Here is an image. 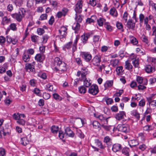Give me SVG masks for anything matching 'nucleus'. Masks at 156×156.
Masks as SVG:
<instances>
[{"label":"nucleus","instance_id":"nucleus-1","mask_svg":"<svg viewBox=\"0 0 156 156\" xmlns=\"http://www.w3.org/2000/svg\"><path fill=\"white\" fill-rule=\"evenodd\" d=\"M55 69L57 71H64L66 70V64L58 57L55 58Z\"/></svg>","mask_w":156,"mask_h":156},{"label":"nucleus","instance_id":"nucleus-2","mask_svg":"<svg viewBox=\"0 0 156 156\" xmlns=\"http://www.w3.org/2000/svg\"><path fill=\"white\" fill-rule=\"evenodd\" d=\"M25 14V10L22 8L20 10L18 13L12 14V17L16 19L18 21L20 22L22 20Z\"/></svg>","mask_w":156,"mask_h":156},{"label":"nucleus","instance_id":"nucleus-3","mask_svg":"<svg viewBox=\"0 0 156 156\" xmlns=\"http://www.w3.org/2000/svg\"><path fill=\"white\" fill-rule=\"evenodd\" d=\"M117 128L119 131L125 133L128 132L129 130V126L127 124H119Z\"/></svg>","mask_w":156,"mask_h":156},{"label":"nucleus","instance_id":"nucleus-4","mask_svg":"<svg viewBox=\"0 0 156 156\" xmlns=\"http://www.w3.org/2000/svg\"><path fill=\"white\" fill-rule=\"evenodd\" d=\"M98 92V87L96 85H93L91 86L88 90V92L93 95L97 94Z\"/></svg>","mask_w":156,"mask_h":156},{"label":"nucleus","instance_id":"nucleus-5","mask_svg":"<svg viewBox=\"0 0 156 156\" xmlns=\"http://www.w3.org/2000/svg\"><path fill=\"white\" fill-rule=\"evenodd\" d=\"M83 1L82 0L78 1L75 5V10L76 13H80L82 11Z\"/></svg>","mask_w":156,"mask_h":156},{"label":"nucleus","instance_id":"nucleus-6","mask_svg":"<svg viewBox=\"0 0 156 156\" xmlns=\"http://www.w3.org/2000/svg\"><path fill=\"white\" fill-rule=\"evenodd\" d=\"M81 55L82 57L87 62H88L91 59V55L88 52H82Z\"/></svg>","mask_w":156,"mask_h":156},{"label":"nucleus","instance_id":"nucleus-7","mask_svg":"<svg viewBox=\"0 0 156 156\" xmlns=\"http://www.w3.org/2000/svg\"><path fill=\"white\" fill-rule=\"evenodd\" d=\"M101 61V56L100 55L95 56L92 60L93 64L98 66H99Z\"/></svg>","mask_w":156,"mask_h":156},{"label":"nucleus","instance_id":"nucleus-8","mask_svg":"<svg viewBox=\"0 0 156 156\" xmlns=\"http://www.w3.org/2000/svg\"><path fill=\"white\" fill-rule=\"evenodd\" d=\"M104 141L106 143L108 148H110L112 144V140L108 136H106L104 137Z\"/></svg>","mask_w":156,"mask_h":156},{"label":"nucleus","instance_id":"nucleus-9","mask_svg":"<svg viewBox=\"0 0 156 156\" xmlns=\"http://www.w3.org/2000/svg\"><path fill=\"white\" fill-rule=\"evenodd\" d=\"M124 116H126V114L124 111H120L116 114L115 118L118 120H120L124 118Z\"/></svg>","mask_w":156,"mask_h":156},{"label":"nucleus","instance_id":"nucleus-10","mask_svg":"<svg viewBox=\"0 0 156 156\" xmlns=\"http://www.w3.org/2000/svg\"><path fill=\"white\" fill-rule=\"evenodd\" d=\"M122 149L121 145L118 144H115L113 145L112 150L115 152L119 151Z\"/></svg>","mask_w":156,"mask_h":156},{"label":"nucleus","instance_id":"nucleus-11","mask_svg":"<svg viewBox=\"0 0 156 156\" xmlns=\"http://www.w3.org/2000/svg\"><path fill=\"white\" fill-rule=\"evenodd\" d=\"M45 57L43 54H37L35 57V59L37 62H42L45 58Z\"/></svg>","mask_w":156,"mask_h":156},{"label":"nucleus","instance_id":"nucleus-12","mask_svg":"<svg viewBox=\"0 0 156 156\" xmlns=\"http://www.w3.org/2000/svg\"><path fill=\"white\" fill-rule=\"evenodd\" d=\"M65 133L69 137H73L74 136V133L69 127H67L65 129Z\"/></svg>","mask_w":156,"mask_h":156},{"label":"nucleus","instance_id":"nucleus-13","mask_svg":"<svg viewBox=\"0 0 156 156\" xmlns=\"http://www.w3.org/2000/svg\"><path fill=\"white\" fill-rule=\"evenodd\" d=\"M132 60V63L133 66L136 68H138L139 66V62L138 58L136 57L133 58H131Z\"/></svg>","mask_w":156,"mask_h":156},{"label":"nucleus","instance_id":"nucleus-14","mask_svg":"<svg viewBox=\"0 0 156 156\" xmlns=\"http://www.w3.org/2000/svg\"><path fill=\"white\" fill-rule=\"evenodd\" d=\"M90 34L88 33H84L81 36V40L83 43L85 44L86 41L87 40L89 37Z\"/></svg>","mask_w":156,"mask_h":156},{"label":"nucleus","instance_id":"nucleus-15","mask_svg":"<svg viewBox=\"0 0 156 156\" xmlns=\"http://www.w3.org/2000/svg\"><path fill=\"white\" fill-rule=\"evenodd\" d=\"M126 26L129 28H131L134 30L135 28V23L132 22L131 20H129L127 22Z\"/></svg>","mask_w":156,"mask_h":156},{"label":"nucleus","instance_id":"nucleus-16","mask_svg":"<svg viewBox=\"0 0 156 156\" xmlns=\"http://www.w3.org/2000/svg\"><path fill=\"white\" fill-rule=\"evenodd\" d=\"M146 72L148 73L153 72L155 71L154 68L150 65H147L145 69Z\"/></svg>","mask_w":156,"mask_h":156},{"label":"nucleus","instance_id":"nucleus-17","mask_svg":"<svg viewBox=\"0 0 156 156\" xmlns=\"http://www.w3.org/2000/svg\"><path fill=\"white\" fill-rule=\"evenodd\" d=\"M113 80L107 81L104 85L105 90L107 89L109 87H111L113 85Z\"/></svg>","mask_w":156,"mask_h":156},{"label":"nucleus","instance_id":"nucleus-18","mask_svg":"<svg viewBox=\"0 0 156 156\" xmlns=\"http://www.w3.org/2000/svg\"><path fill=\"white\" fill-rule=\"evenodd\" d=\"M92 82L90 80L88 79L85 78L83 81V84L84 86L87 87H89L91 85Z\"/></svg>","mask_w":156,"mask_h":156},{"label":"nucleus","instance_id":"nucleus-19","mask_svg":"<svg viewBox=\"0 0 156 156\" xmlns=\"http://www.w3.org/2000/svg\"><path fill=\"white\" fill-rule=\"evenodd\" d=\"M98 118L101 121V123L107 124L108 118L104 117L103 115H99L98 116Z\"/></svg>","mask_w":156,"mask_h":156},{"label":"nucleus","instance_id":"nucleus-20","mask_svg":"<svg viewBox=\"0 0 156 156\" xmlns=\"http://www.w3.org/2000/svg\"><path fill=\"white\" fill-rule=\"evenodd\" d=\"M80 28V25L78 23H74L72 27V28L75 30V32L76 33H77V31L79 30Z\"/></svg>","mask_w":156,"mask_h":156},{"label":"nucleus","instance_id":"nucleus-21","mask_svg":"<svg viewBox=\"0 0 156 156\" xmlns=\"http://www.w3.org/2000/svg\"><path fill=\"white\" fill-rule=\"evenodd\" d=\"M96 17L95 16H92L90 18H87L86 22L87 23H94L96 20Z\"/></svg>","mask_w":156,"mask_h":156},{"label":"nucleus","instance_id":"nucleus-22","mask_svg":"<svg viewBox=\"0 0 156 156\" xmlns=\"http://www.w3.org/2000/svg\"><path fill=\"white\" fill-rule=\"evenodd\" d=\"M154 129V127L151 125H147L143 127V129L146 131H149L152 130Z\"/></svg>","mask_w":156,"mask_h":156},{"label":"nucleus","instance_id":"nucleus-23","mask_svg":"<svg viewBox=\"0 0 156 156\" xmlns=\"http://www.w3.org/2000/svg\"><path fill=\"white\" fill-rule=\"evenodd\" d=\"M131 43L134 45H136L138 44V41L137 39L133 36H129Z\"/></svg>","mask_w":156,"mask_h":156},{"label":"nucleus","instance_id":"nucleus-24","mask_svg":"<svg viewBox=\"0 0 156 156\" xmlns=\"http://www.w3.org/2000/svg\"><path fill=\"white\" fill-rule=\"evenodd\" d=\"M125 68L126 69L129 70L132 69L133 66L128 61H127L125 62Z\"/></svg>","mask_w":156,"mask_h":156},{"label":"nucleus","instance_id":"nucleus-25","mask_svg":"<svg viewBox=\"0 0 156 156\" xmlns=\"http://www.w3.org/2000/svg\"><path fill=\"white\" fill-rule=\"evenodd\" d=\"M21 143L22 145L26 146L29 143V141L26 137L22 138H21Z\"/></svg>","mask_w":156,"mask_h":156},{"label":"nucleus","instance_id":"nucleus-26","mask_svg":"<svg viewBox=\"0 0 156 156\" xmlns=\"http://www.w3.org/2000/svg\"><path fill=\"white\" fill-rule=\"evenodd\" d=\"M104 26L106 28V29L109 31H111L112 30V27L110 25V23H104Z\"/></svg>","mask_w":156,"mask_h":156},{"label":"nucleus","instance_id":"nucleus-27","mask_svg":"<svg viewBox=\"0 0 156 156\" xmlns=\"http://www.w3.org/2000/svg\"><path fill=\"white\" fill-rule=\"evenodd\" d=\"M95 143L96 145H97L98 147H100V148L104 149L105 148L104 146L102 145L101 142L98 140H95Z\"/></svg>","mask_w":156,"mask_h":156},{"label":"nucleus","instance_id":"nucleus-28","mask_svg":"<svg viewBox=\"0 0 156 156\" xmlns=\"http://www.w3.org/2000/svg\"><path fill=\"white\" fill-rule=\"evenodd\" d=\"M25 68L27 70L29 69L30 71H33V69H34L33 65L30 64H26Z\"/></svg>","mask_w":156,"mask_h":156},{"label":"nucleus","instance_id":"nucleus-29","mask_svg":"<svg viewBox=\"0 0 156 156\" xmlns=\"http://www.w3.org/2000/svg\"><path fill=\"white\" fill-rule=\"evenodd\" d=\"M131 114L135 116L138 119L140 118V115L136 110H133L131 112Z\"/></svg>","mask_w":156,"mask_h":156},{"label":"nucleus","instance_id":"nucleus-30","mask_svg":"<svg viewBox=\"0 0 156 156\" xmlns=\"http://www.w3.org/2000/svg\"><path fill=\"white\" fill-rule=\"evenodd\" d=\"M58 126H52L51 128V131L54 133H57L58 130Z\"/></svg>","mask_w":156,"mask_h":156},{"label":"nucleus","instance_id":"nucleus-31","mask_svg":"<svg viewBox=\"0 0 156 156\" xmlns=\"http://www.w3.org/2000/svg\"><path fill=\"white\" fill-rule=\"evenodd\" d=\"M111 64L114 67H115L118 65L119 63V61L118 59H114L111 60Z\"/></svg>","mask_w":156,"mask_h":156},{"label":"nucleus","instance_id":"nucleus-32","mask_svg":"<svg viewBox=\"0 0 156 156\" xmlns=\"http://www.w3.org/2000/svg\"><path fill=\"white\" fill-rule=\"evenodd\" d=\"M79 91L80 93H85L86 92V89L83 86L79 87L78 88Z\"/></svg>","mask_w":156,"mask_h":156},{"label":"nucleus","instance_id":"nucleus-33","mask_svg":"<svg viewBox=\"0 0 156 156\" xmlns=\"http://www.w3.org/2000/svg\"><path fill=\"white\" fill-rule=\"evenodd\" d=\"M110 13L112 15L116 16H117V12L114 8H112L110 11Z\"/></svg>","mask_w":156,"mask_h":156},{"label":"nucleus","instance_id":"nucleus-34","mask_svg":"<svg viewBox=\"0 0 156 156\" xmlns=\"http://www.w3.org/2000/svg\"><path fill=\"white\" fill-rule=\"evenodd\" d=\"M92 125L93 127L95 129H97L100 128V124L98 121H95L92 123Z\"/></svg>","mask_w":156,"mask_h":156},{"label":"nucleus","instance_id":"nucleus-35","mask_svg":"<svg viewBox=\"0 0 156 156\" xmlns=\"http://www.w3.org/2000/svg\"><path fill=\"white\" fill-rule=\"evenodd\" d=\"M105 20V19L101 18H100L98 20L97 22L99 25L100 26H102L103 25V23Z\"/></svg>","mask_w":156,"mask_h":156},{"label":"nucleus","instance_id":"nucleus-36","mask_svg":"<svg viewBox=\"0 0 156 156\" xmlns=\"http://www.w3.org/2000/svg\"><path fill=\"white\" fill-rule=\"evenodd\" d=\"M129 149L127 148H123L122 150V153L125 155L126 156H129Z\"/></svg>","mask_w":156,"mask_h":156},{"label":"nucleus","instance_id":"nucleus-37","mask_svg":"<svg viewBox=\"0 0 156 156\" xmlns=\"http://www.w3.org/2000/svg\"><path fill=\"white\" fill-rule=\"evenodd\" d=\"M23 59L25 62H28L30 59L29 55L24 54L23 56Z\"/></svg>","mask_w":156,"mask_h":156},{"label":"nucleus","instance_id":"nucleus-38","mask_svg":"<svg viewBox=\"0 0 156 156\" xmlns=\"http://www.w3.org/2000/svg\"><path fill=\"white\" fill-rule=\"evenodd\" d=\"M38 76L44 80L46 79L47 78L46 74L45 73H39L38 74Z\"/></svg>","mask_w":156,"mask_h":156},{"label":"nucleus","instance_id":"nucleus-39","mask_svg":"<svg viewBox=\"0 0 156 156\" xmlns=\"http://www.w3.org/2000/svg\"><path fill=\"white\" fill-rule=\"evenodd\" d=\"M37 34L40 35H42L44 33V30L42 28H38L37 30Z\"/></svg>","mask_w":156,"mask_h":156},{"label":"nucleus","instance_id":"nucleus-40","mask_svg":"<svg viewBox=\"0 0 156 156\" xmlns=\"http://www.w3.org/2000/svg\"><path fill=\"white\" fill-rule=\"evenodd\" d=\"M123 67L122 66H120L117 67L116 71L117 73V74L119 75L121 72H122Z\"/></svg>","mask_w":156,"mask_h":156},{"label":"nucleus","instance_id":"nucleus-41","mask_svg":"<svg viewBox=\"0 0 156 156\" xmlns=\"http://www.w3.org/2000/svg\"><path fill=\"white\" fill-rule=\"evenodd\" d=\"M72 44V42H69L67 43L65 46H64L63 47L64 49H65L66 48L67 49H70L71 47Z\"/></svg>","mask_w":156,"mask_h":156},{"label":"nucleus","instance_id":"nucleus-42","mask_svg":"<svg viewBox=\"0 0 156 156\" xmlns=\"http://www.w3.org/2000/svg\"><path fill=\"white\" fill-rule=\"evenodd\" d=\"M6 154V151L5 149L0 147V156H4Z\"/></svg>","mask_w":156,"mask_h":156},{"label":"nucleus","instance_id":"nucleus-43","mask_svg":"<svg viewBox=\"0 0 156 156\" xmlns=\"http://www.w3.org/2000/svg\"><path fill=\"white\" fill-rule=\"evenodd\" d=\"M59 32L60 35V37L61 38H63L65 37L67 34L66 31H60L59 30Z\"/></svg>","mask_w":156,"mask_h":156},{"label":"nucleus","instance_id":"nucleus-44","mask_svg":"<svg viewBox=\"0 0 156 156\" xmlns=\"http://www.w3.org/2000/svg\"><path fill=\"white\" fill-rule=\"evenodd\" d=\"M49 38V37L47 34H45L43 36V42L45 43L47 42L48 39Z\"/></svg>","mask_w":156,"mask_h":156},{"label":"nucleus","instance_id":"nucleus-45","mask_svg":"<svg viewBox=\"0 0 156 156\" xmlns=\"http://www.w3.org/2000/svg\"><path fill=\"white\" fill-rule=\"evenodd\" d=\"M139 18L140 19V23H142L144 18V15L142 13L140 14L139 15Z\"/></svg>","mask_w":156,"mask_h":156},{"label":"nucleus","instance_id":"nucleus-46","mask_svg":"<svg viewBox=\"0 0 156 156\" xmlns=\"http://www.w3.org/2000/svg\"><path fill=\"white\" fill-rule=\"evenodd\" d=\"M105 101L107 105L111 104L113 102V100L110 98H106L105 99Z\"/></svg>","mask_w":156,"mask_h":156},{"label":"nucleus","instance_id":"nucleus-47","mask_svg":"<svg viewBox=\"0 0 156 156\" xmlns=\"http://www.w3.org/2000/svg\"><path fill=\"white\" fill-rule=\"evenodd\" d=\"M17 122L19 124L23 126L25 124V122L23 119H20L17 121Z\"/></svg>","mask_w":156,"mask_h":156},{"label":"nucleus","instance_id":"nucleus-48","mask_svg":"<svg viewBox=\"0 0 156 156\" xmlns=\"http://www.w3.org/2000/svg\"><path fill=\"white\" fill-rule=\"evenodd\" d=\"M9 28L13 30H16V25L14 23H11L9 26Z\"/></svg>","mask_w":156,"mask_h":156},{"label":"nucleus","instance_id":"nucleus-49","mask_svg":"<svg viewBox=\"0 0 156 156\" xmlns=\"http://www.w3.org/2000/svg\"><path fill=\"white\" fill-rule=\"evenodd\" d=\"M141 38L143 41L147 44L148 43V40L147 39V37L144 35L142 36Z\"/></svg>","mask_w":156,"mask_h":156},{"label":"nucleus","instance_id":"nucleus-50","mask_svg":"<svg viewBox=\"0 0 156 156\" xmlns=\"http://www.w3.org/2000/svg\"><path fill=\"white\" fill-rule=\"evenodd\" d=\"M48 15L46 14H42L40 17V20H44L47 19Z\"/></svg>","mask_w":156,"mask_h":156},{"label":"nucleus","instance_id":"nucleus-51","mask_svg":"<svg viewBox=\"0 0 156 156\" xmlns=\"http://www.w3.org/2000/svg\"><path fill=\"white\" fill-rule=\"evenodd\" d=\"M116 27L119 30L122 29L123 28V25L122 24L119 22H117L116 24Z\"/></svg>","mask_w":156,"mask_h":156},{"label":"nucleus","instance_id":"nucleus-52","mask_svg":"<svg viewBox=\"0 0 156 156\" xmlns=\"http://www.w3.org/2000/svg\"><path fill=\"white\" fill-rule=\"evenodd\" d=\"M75 19L77 21V22H81L82 20V17L80 16H77L76 15L75 17Z\"/></svg>","mask_w":156,"mask_h":156},{"label":"nucleus","instance_id":"nucleus-53","mask_svg":"<svg viewBox=\"0 0 156 156\" xmlns=\"http://www.w3.org/2000/svg\"><path fill=\"white\" fill-rule=\"evenodd\" d=\"M43 97L44 99L47 100L50 97V95L47 93H44L43 94Z\"/></svg>","mask_w":156,"mask_h":156},{"label":"nucleus","instance_id":"nucleus-54","mask_svg":"<svg viewBox=\"0 0 156 156\" xmlns=\"http://www.w3.org/2000/svg\"><path fill=\"white\" fill-rule=\"evenodd\" d=\"M5 105L7 106H9L12 102V101L10 99L6 98L4 101Z\"/></svg>","mask_w":156,"mask_h":156},{"label":"nucleus","instance_id":"nucleus-55","mask_svg":"<svg viewBox=\"0 0 156 156\" xmlns=\"http://www.w3.org/2000/svg\"><path fill=\"white\" fill-rule=\"evenodd\" d=\"M68 11V10L67 9L63 8L61 12L62 13L63 16H65L67 12Z\"/></svg>","mask_w":156,"mask_h":156},{"label":"nucleus","instance_id":"nucleus-56","mask_svg":"<svg viewBox=\"0 0 156 156\" xmlns=\"http://www.w3.org/2000/svg\"><path fill=\"white\" fill-rule=\"evenodd\" d=\"M54 21L55 20L53 16H51L50 18V19L49 20L48 23L50 25H52L54 22Z\"/></svg>","mask_w":156,"mask_h":156},{"label":"nucleus","instance_id":"nucleus-57","mask_svg":"<svg viewBox=\"0 0 156 156\" xmlns=\"http://www.w3.org/2000/svg\"><path fill=\"white\" fill-rule=\"evenodd\" d=\"M123 93V90H119V92H116L114 95L117 97L120 96Z\"/></svg>","mask_w":156,"mask_h":156},{"label":"nucleus","instance_id":"nucleus-58","mask_svg":"<svg viewBox=\"0 0 156 156\" xmlns=\"http://www.w3.org/2000/svg\"><path fill=\"white\" fill-rule=\"evenodd\" d=\"M136 80L139 83L141 84L143 82V78L142 77L140 76H137L136 78Z\"/></svg>","mask_w":156,"mask_h":156},{"label":"nucleus","instance_id":"nucleus-59","mask_svg":"<svg viewBox=\"0 0 156 156\" xmlns=\"http://www.w3.org/2000/svg\"><path fill=\"white\" fill-rule=\"evenodd\" d=\"M54 98L55 99L61 100V97L57 93H55L53 94Z\"/></svg>","mask_w":156,"mask_h":156},{"label":"nucleus","instance_id":"nucleus-60","mask_svg":"<svg viewBox=\"0 0 156 156\" xmlns=\"http://www.w3.org/2000/svg\"><path fill=\"white\" fill-rule=\"evenodd\" d=\"M12 117L15 120H19L20 119V116H19V114H16L14 113L12 115Z\"/></svg>","mask_w":156,"mask_h":156},{"label":"nucleus","instance_id":"nucleus-61","mask_svg":"<svg viewBox=\"0 0 156 156\" xmlns=\"http://www.w3.org/2000/svg\"><path fill=\"white\" fill-rule=\"evenodd\" d=\"M145 105V101L144 100H141L139 103V105L140 106L143 107Z\"/></svg>","mask_w":156,"mask_h":156},{"label":"nucleus","instance_id":"nucleus-62","mask_svg":"<svg viewBox=\"0 0 156 156\" xmlns=\"http://www.w3.org/2000/svg\"><path fill=\"white\" fill-rule=\"evenodd\" d=\"M75 61L78 65L82 64V61L80 58H77L75 59Z\"/></svg>","mask_w":156,"mask_h":156},{"label":"nucleus","instance_id":"nucleus-63","mask_svg":"<svg viewBox=\"0 0 156 156\" xmlns=\"http://www.w3.org/2000/svg\"><path fill=\"white\" fill-rule=\"evenodd\" d=\"M111 109L112 112H117L118 110L117 107L116 106H112L111 108Z\"/></svg>","mask_w":156,"mask_h":156},{"label":"nucleus","instance_id":"nucleus-64","mask_svg":"<svg viewBox=\"0 0 156 156\" xmlns=\"http://www.w3.org/2000/svg\"><path fill=\"white\" fill-rule=\"evenodd\" d=\"M38 104L40 106H43L44 105V100L43 99H40L38 101Z\"/></svg>","mask_w":156,"mask_h":156}]
</instances>
